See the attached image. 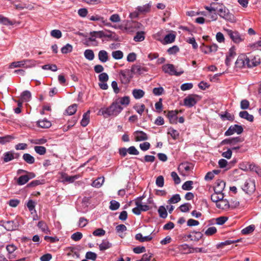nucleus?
<instances>
[{"label": "nucleus", "mask_w": 261, "mask_h": 261, "mask_svg": "<svg viewBox=\"0 0 261 261\" xmlns=\"http://www.w3.org/2000/svg\"><path fill=\"white\" fill-rule=\"evenodd\" d=\"M41 67L44 70H50L54 72L58 70L57 66L55 64H46L42 66Z\"/></svg>", "instance_id": "09e8293b"}, {"label": "nucleus", "mask_w": 261, "mask_h": 261, "mask_svg": "<svg viewBox=\"0 0 261 261\" xmlns=\"http://www.w3.org/2000/svg\"><path fill=\"white\" fill-rule=\"evenodd\" d=\"M77 107V106L76 104H73L69 106L66 110V113L68 115H73L76 112Z\"/></svg>", "instance_id": "f704fd0d"}, {"label": "nucleus", "mask_w": 261, "mask_h": 261, "mask_svg": "<svg viewBox=\"0 0 261 261\" xmlns=\"http://www.w3.org/2000/svg\"><path fill=\"white\" fill-rule=\"evenodd\" d=\"M37 124L39 127L43 128H48L51 125V122L46 119L38 121Z\"/></svg>", "instance_id": "393cba45"}, {"label": "nucleus", "mask_w": 261, "mask_h": 261, "mask_svg": "<svg viewBox=\"0 0 261 261\" xmlns=\"http://www.w3.org/2000/svg\"><path fill=\"white\" fill-rule=\"evenodd\" d=\"M243 132V128L241 125L234 124L231 125L228 129L225 132L224 135L225 136H229L232 135L234 133L238 135L242 134Z\"/></svg>", "instance_id": "6e6552de"}, {"label": "nucleus", "mask_w": 261, "mask_h": 261, "mask_svg": "<svg viewBox=\"0 0 261 261\" xmlns=\"http://www.w3.org/2000/svg\"><path fill=\"white\" fill-rule=\"evenodd\" d=\"M25 62L23 60L20 61L13 62L10 65V68H18V67H23L24 63Z\"/></svg>", "instance_id": "864d4df0"}, {"label": "nucleus", "mask_w": 261, "mask_h": 261, "mask_svg": "<svg viewBox=\"0 0 261 261\" xmlns=\"http://www.w3.org/2000/svg\"><path fill=\"white\" fill-rule=\"evenodd\" d=\"M131 70L133 74L141 75L146 73L148 71V68L141 65H133Z\"/></svg>", "instance_id": "9d476101"}, {"label": "nucleus", "mask_w": 261, "mask_h": 261, "mask_svg": "<svg viewBox=\"0 0 261 261\" xmlns=\"http://www.w3.org/2000/svg\"><path fill=\"white\" fill-rule=\"evenodd\" d=\"M110 203V205L109 208L111 210L116 211L120 207V203L116 200H111Z\"/></svg>", "instance_id": "8fccbe9b"}, {"label": "nucleus", "mask_w": 261, "mask_h": 261, "mask_svg": "<svg viewBox=\"0 0 261 261\" xmlns=\"http://www.w3.org/2000/svg\"><path fill=\"white\" fill-rule=\"evenodd\" d=\"M177 114H178V112L177 111H170L168 112L167 117H168L170 123H171V124L177 123Z\"/></svg>", "instance_id": "2eb2a0df"}, {"label": "nucleus", "mask_w": 261, "mask_h": 261, "mask_svg": "<svg viewBox=\"0 0 261 261\" xmlns=\"http://www.w3.org/2000/svg\"><path fill=\"white\" fill-rule=\"evenodd\" d=\"M112 247V244L107 240H102L101 244L99 245V248L100 251H104Z\"/></svg>", "instance_id": "bb28decb"}, {"label": "nucleus", "mask_w": 261, "mask_h": 261, "mask_svg": "<svg viewBox=\"0 0 261 261\" xmlns=\"http://www.w3.org/2000/svg\"><path fill=\"white\" fill-rule=\"evenodd\" d=\"M224 198V194L223 193H217L214 192V193L211 195V200L213 202H215L216 204Z\"/></svg>", "instance_id": "c85d7f7f"}, {"label": "nucleus", "mask_w": 261, "mask_h": 261, "mask_svg": "<svg viewBox=\"0 0 261 261\" xmlns=\"http://www.w3.org/2000/svg\"><path fill=\"white\" fill-rule=\"evenodd\" d=\"M100 82H107L109 80V76L106 72H102L98 75Z\"/></svg>", "instance_id": "338daca9"}, {"label": "nucleus", "mask_w": 261, "mask_h": 261, "mask_svg": "<svg viewBox=\"0 0 261 261\" xmlns=\"http://www.w3.org/2000/svg\"><path fill=\"white\" fill-rule=\"evenodd\" d=\"M158 213L159 214L160 217L162 218H166L168 215L166 208L163 206H161L159 207L158 209Z\"/></svg>", "instance_id": "3c124183"}, {"label": "nucleus", "mask_w": 261, "mask_h": 261, "mask_svg": "<svg viewBox=\"0 0 261 261\" xmlns=\"http://www.w3.org/2000/svg\"><path fill=\"white\" fill-rule=\"evenodd\" d=\"M175 39V36L173 34H168L166 35L164 39V43L168 44L172 43L174 41Z\"/></svg>", "instance_id": "e433bc0d"}, {"label": "nucleus", "mask_w": 261, "mask_h": 261, "mask_svg": "<svg viewBox=\"0 0 261 261\" xmlns=\"http://www.w3.org/2000/svg\"><path fill=\"white\" fill-rule=\"evenodd\" d=\"M145 108V107L144 104L138 105L134 107V109L140 115H142V114L144 112Z\"/></svg>", "instance_id": "4d7b16f0"}, {"label": "nucleus", "mask_w": 261, "mask_h": 261, "mask_svg": "<svg viewBox=\"0 0 261 261\" xmlns=\"http://www.w3.org/2000/svg\"><path fill=\"white\" fill-rule=\"evenodd\" d=\"M162 70L164 73L168 74L170 75L180 76L184 73L183 70H180L177 71L174 65L172 64H166L162 66Z\"/></svg>", "instance_id": "f03ea898"}, {"label": "nucleus", "mask_w": 261, "mask_h": 261, "mask_svg": "<svg viewBox=\"0 0 261 261\" xmlns=\"http://www.w3.org/2000/svg\"><path fill=\"white\" fill-rule=\"evenodd\" d=\"M104 182L103 177H98L95 180H94L92 184V186L93 187L99 188L102 185Z\"/></svg>", "instance_id": "37998d69"}, {"label": "nucleus", "mask_w": 261, "mask_h": 261, "mask_svg": "<svg viewBox=\"0 0 261 261\" xmlns=\"http://www.w3.org/2000/svg\"><path fill=\"white\" fill-rule=\"evenodd\" d=\"M167 133L168 135H170L174 140L177 139L179 136V132L172 127L168 128Z\"/></svg>", "instance_id": "473e14b6"}, {"label": "nucleus", "mask_w": 261, "mask_h": 261, "mask_svg": "<svg viewBox=\"0 0 261 261\" xmlns=\"http://www.w3.org/2000/svg\"><path fill=\"white\" fill-rule=\"evenodd\" d=\"M130 102L129 97L125 96L119 99V101L117 102L120 103L122 105L127 106L129 105Z\"/></svg>", "instance_id": "6e6d98bb"}, {"label": "nucleus", "mask_w": 261, "mask_h": 261, "mask_svg": "<svg viewBox=\"0 0 261 261\" xmlns=\"http://www.w3.org/2000/svg\"><path fill=\"white\" fill-rule=\"evenodd\" d=\"M85 257L87 259L95 260L96 259L97 254L94 252L88 251L86 253Z\"/></svg>", "instance_id": "0e129e2a"}, {"label": "nucleus", "mask_w": 261, "mask_h": 261, "mask_svg": "<svg viewBox=\"0 0 261 261\" xmlns=\"http://www.w3.org/2000/svg\"><path fill=\"white\" fill-rule=\"evenodd\" d=\"M90 111L88 110L83 115L82 119L81 121V125L83 127H86L90 121Z\"/></svg>", "instance_id": "aec40b11"}, {"label": "nucleus", "mask_w": 261, "mask_h": 261, "mask_svg": "<svg viewBox=\"0 0 261 261\" xmlns=\"http://www.w3.org/2000/svg\"><path fill=\"white\" fill-rule=\"evenodd\" d=\"M122 110L123 108L118 104L117 101H115L109 107L101 108L99 112L105 117L107 118L110 116H117Z\"/></svg>", "instance_id": "f257e3e1"}, {"label": "nucleus", "mask_w": 261, "mask_h": 261, "mask_svg": "<svg viewBox=\"0 0 261 261\" xmlns=\"http://www.w3.org/2000/svg\"><path fill=\"white\" fill-rule=\"evenodd\" d=\"M145 39L144 33L143 31L138 32L134 37V40L136 42H141Z\"/></svg>", "instance_id": "58836bf2"}, {"label": "nucleus", "mask_w": 261, "mask_h": 261, "mask_svg": "<svg viewBox=\"0 0 261 261\" xmlns=\"http://www.w3.org/2000/svg\"><path fill=\"white\" fill-rule=\"evenodd\" d=\"M216 12L219 15L227 20L231 21L233 18V15L229 12V11L225 7L222 6L219 9H217Z\"/></svg>", "instance_id": "423d86ee"}, {"label": "nucleus", "mask_w": 261, "mask_h": 261, "mask_svg": "<svg viewBox=\"0 0 261 261\" xmlns=\"http://www.w3.org/2000/svg\"><path fill=\"white\" fill-rule=\"evenodd\" d=\"M110 20L114 23H117L120 21L121 19L119 14H114L110 16Z\"/></svg>", "instance_id": "774afa93"}, {"label": "nucleus", "mask_w": 261, "mask_h": 261, "mask_svg": "<svg viewBox=\"0 0 261 261\" xmlns=\"http://www.w3.org/2000/svg\"><path fill=\"white\" fill-rule=\"evenodd\" d=\"M14 158V153L12 151L6 152L4 154V161L5 163L11 161Z\"/></svg>", "instance_id": "c756f323"}, {"label": "nucleus", "mask_w": 261, "mask_h": 261, "mask_svg": "<svg viewBox=\"0 0 261 261\" xmlns=\"http://www.w3.org/2000/svg\"><path fill=\"white\" fill-rule=\"evenodd\" d=\"M31 93L28 90H25L21 94V98L23 101H29L31 99Z\"/></svg>", "instance_id": "c9c22d12"}, {"label": "nucleus", "mask_w": 261, "mask_h": 261, "mask_svg": "<svg viewBox=\"0 0 261 261\" xmlns=\"http://www.w3.org/2000/svg\"><path fill=\"white\" fill-rule=\"evenodd\" d=\"M151 7L150 4H147L143 6L138 7V10L142 13H146L149 12Z\"/></svg>", "instance_id": "603ef678"}, {"label": "nucleus", "mask_w": 261, "mask_h": 261, "mask_svg": "<svg viewBox=\"0 0 261 261\" xmlns=\"http://www.w3.org/2000/svg\"><path fill=\"white\" fill-rule=\"evenodd\" d=\"M89 20L91 21H95L99 22L100 23L102 24L103 25L109 27H113L115 29H122V26L121 25H112V24L108 22L107 19H105L103 17L98 15H95L91 16L89 17Z\"/></svg>", "instance_id": "7ed1b4c3"}, {"label": "nucleus", "mask_w": 261, "mask_h": 261, "mask_svg": "<svg viewBox=\"0 0 261 261\" xmlns=\"http://www.w3.org/2000/svg\"><path fill=\"white\" fill-rule=\"evenodd\" d=\"M5 225V228L7 231H13L17 229L19 226V224L17 222L14 221H6Z\"/></svg>", "instance_id": "4468645a"}, {"label": "nucleus", "mask_w": 261, "mask_h": 261, "mask_svg": "<svg viewBox=\"0 0 261 261\" xmlns=\"http://www.w3.org/2000/svg\"><path fill=\"white\" fill-rule=\"evenodd\" d=\"M72 46L68 43L61 48V52L62 54H68L69 53H71L72 51Z\"/></svg>", "instance_id": "de8ad7c7"}, {"label": "nucleus", "mask_w": 261, "mask_h": 261, "mask_svg": "<svg viewBox=\"0 0 261 261\" xmlns=\"http://www.w3.org/2000/svg\"><path fill=\"white\" fill-rule=\"evenodd\" d=\"M193 181L192 180L186 181L182 186V189L184 190L190 191L193 189Z\"/></svg>", "instance_id": "a18cd8bd"}, {"label": "nucleus", "mask_w": 261, "mask_h": 261, "mask_svg": "<svg viewBox=\"0 0 261 261\" xmlns=\"http://www.w3.org/2000/svg\"><path fill=\"white\" fill-rule=\"evenodd\" d=\"M14 138V137L11 135H6L4 137H0V144H5L10 142Z\"/></svg>", "instance_id": "a19ab883"}, {"label": "nucleus", "mask_w": 261, "mask_h": 261, "mask_svg": "<svg viewBox=\"0 0 261 261\" xmlns=\"http://www.w3.org/2000/svg\"><path fill=\"white\" fill-rule=\"evenodd\" d=\"M112 57L115 60H120L123 57V53L122 51L118 50L114 51L112 53Z\"/></svg>", "instance_id": "c03bdc74"}, {"label": "nucleus", "mask_w": 261, "mask_h": 261, "mask_svg": "<svg viewBox=\"0 0 261 261\" xmlns=\"http://www.w3.org/2000/svg\"><path fill=\"white\" fill-rule=\"evenodd\" d=\"M132 71L129 69L121 70L120 72V79L122 84H127L133 77Z\"/></svg>", "instance_id": "39448f33"}, {"label": "nucleus", "mask_w": 261, "mask_h": 261, "mask_svg": "<svg viewBox=\"0 0 261 261\" xmlns=\"http://www.w3.org/2000/svg\"><path fill=\"white\" fill-rule=\"evenodd\" d=\"M29 180V178L27 175L20 176L17 179V184L22 186L26 184Z\"/></svg>", "instance_id": "79ce46f5"}, {"label": "nucleus", "mask_w": 261, "mask_h": 261, "mask_svg": "<svg viewBox=\"0 0 261 261\" xmlns=\"http://www.w3.org/2000/svg\"><path fill=\"white\" fill-rule=\"evenodd\" d=\"M25 62L24 63L23 67L25 68H31L35 66V61L33 60H23Z\"/></svg>", "instance_id": "49530a36"}, {"label": "nucleus", "mask_w": 261, "mask_h": 261, "mask_svg": "<svg viewBox=\"0 0 261 261\" xmlns=\"http://www.w3.org/2000/svg\"><path fill=\"white\" fill-rule=\"evenodd\" d=\"M180 200V195L178 194L174 195L170 199L168 200L169 203H176Z\"/></svg>", "instance_id": "bf43d9fd"}, {"label": "nucleus", "mask_w": 261, "mask_h": 261, "mask_svg": "<svg viewBox=\"0 0 261 261\" xmlns=\"http://www.w3.org/2000/svg\"><path fill=\"white\" fill-rule=\"evenodd\" d=\"M78 178L77 175L74 176H68L66 174H64L62 175V179L63 182H68L69 183H72L75 181L76 179Z\"/></svg>", "instance_id": "a878e982"}, {"label": "nucleus", "mask_w": 261, "mask_h": 261, "mask_svg": "<svg viewBox=\"0 0 261 261\" xmlns=\"http://www.w3.org/2000/svg\"><path fill=\"white\" fill-rule=\"evenodd\" d=\"M246 63L248 67L251 68L255 67L260 63V59L258 57V56H250L249 57H247V59Z\"/></svg>", "instance_id": "9b49d317"}, {"label": "nucleus", "mask_w": 261, "mask_h": 261, "mask_svg": "<svg viewBox=\"0 0 261 261\" xmlns=\"http://www.w3.org/2000/svg\"><path fill=\"white\" fill-rule=\"evenodd\" d=\"M106 231L102 228H98L93 231L92 234L94 236L101 237L105 234Z\"/></svg>", "instance_id": "e2e57ef3"}, {"label": "nucleus", "mask_w": 261, "mask_h": 261, "mask_svg": "<svg viewBox=\"0 0 261 261\" xmlns=\"http://www.w3.org/2000/svg\"><path fill=\"white\" fill-rule=\"evenodd\" d=\"M198 96L197 95H189L185 98L184 105L188 108L195 106L198 101Z\"/></svg>", "instance_id": "1a4fd4ad"}, {"label": "nucleus", "mask_w": 261, "mask_h": 261, "mask_svg": "<svg viewBox=\"0 0 261 261\" xmlns=\"http://www.w3.org/2000/svg\"><path fill=\"white\" fill-rule=\"evenodd\" d=\"M135 239L141 242H148L152 239V236L150 234L143 237L141 233H139L136 234Z\"/></svg>", "instance_id": "4be33fe9"}, {"label": "nucleus", "mask_w": 261, "mask_h": 261, "mask_svg": "<svg viewBox=\"0 0 261 261\" xmlns=\"http://www.w3.org/2000/svg\"><path fill=\"white\" fill-rule=\"evenodd\" d=\"M37 226L41 230L46 234H48L50 232V230L46 224V223L43 221H40L38 222Z\"/></svg>", "instance_id": "b1692460"}, {"label": "nucleus", "mask_w": 261, "mask_h": 261, "mask_svg": "<svg viewBox=\"0 0 261 261\" xmlns=\"http://www.w3.org/2000/svg\"><path fill=\"white\" fill-rule=\"evenodd\" d=\"M99 60L102 63H106L109 60L108 53L105 50H101L98 54Z\"/></svg>", "instance_id": "6ab92c4d"}, {"label": "nucleus", "mask_w": 261, "mask_h": 261, "mask_svg": "<svg viewBox=\"0 0 261 261\" xmlns=\"http://www.w3.org/2000/svg\"><path fill=\"white\" fill-rule=\"evenodd\" d=\"M205 47L206 48V50H204L203 47H201V51L205 54H208L211 53H215L217 50L218 47L216 44H213Z\"/></svg>", "instance_id": "412c9836"}, {"label": "nucleus", "mask_w": 261, "mask_h": 261, "mask_svg": "<svg viewBox=\"0 0 261 261\" xmlns=\"http://www.w3.org/2000/svg\"><path fill=\"white\" fill-rule=\"evenodd\" d=\"M247 59V57L245 55H241L239 56L237 61H236V66L239 68H242L247 66L246 63Z\"/></svg>", "instance_id": "dca6fc26"}, {"label": "nucleus", "mask_w": 261, "mask_h": 261, "mask_svg": "<svg viewBox=\"0 0 261 261\" xmlns=\"http://www.w3.org/2000/svg\"><path fill=\"white\" fill-rule=\"evenodd\" d=\"M250 47L254 50H261V40H259L258 41H256L254 43L250 44L249 45Z\"/></svg>", "instance_id": "5fc2aeb1"}, {"label": "nucleus", "mask_w": 261, "mask_h": 261, "mask_svg": "<svg viewBox=\"0 0 261 261\" xmlns=\"http://www.w3.org/2000/svg\"><path fill=\"white\" fill-rule=\"evenodd\" d=\"M155 184L158 187L162 188L164 185V179L163 176H159L155 180Z\"/></svg>", "instance_id": "680f3d73"}, {"label": "nucleus", "mask_w": 261, "mask_h": 261, "mask_svg": "<svg viewBox=\"0 0 261 261\" xmlns=\"http://www.w3.org/2000/svg\"><path fill=\"white\" fill-rule=\"evenodd\" d=\"M255 229V226L254 225H250L247 227H246L245 228H243L242 230H241V233L243 234H245V235H246V234H250Z\"/></svg>", "instance_id": "72a5a7b5"}, {"label": "nucleus", "mask_w": 261, "mask_h": 261, "mask_svg": "<svg viewBox=\"0 0 261 261\" xmlns=\"http://www.w3.org/2000/svg\"><path fill=\"white\" fill-rule=\"evenodd\" d=\"M0 23L6 25H12L14 24L13 22L7 17H4L2 15H0Z\"/></svg>", "instance_id": "ea45409f"}, {"label": "nucleus", "mask_w": 261, "mask_h": 261, "mask_svg": "<svg viewBox=\"0 0 261 261\" xmlns=\"http://www.w3.org/2000/svg\"><path fill=\"white\" fill-rule=\"evenodd\" d=\"M193 234L192 241H198L203 236L202 233L199 231H193Z\"/></svg>", "instance_id": "052dcab7"}, {"label": "nucleus", "mask_w": 261, "mask_h": 261, "mask_svg": "<svg viewBox=\"0 0 261 261\" xmlns=\"http://www.w3.org/2000/svg\"><path fill=\"white\" fill-rule=\"evenodd\" d=\"M225 187V182L221 179H218L215 183L214 187V190L215 193H223L222 192L224 190Z\"/></svg>", "instance_id": "f8f14e48"}, {"label": "nucleus", "mask_w": 261, "mask_h": 261, "mask_svg": "<svg viewBox=\"0 0 261 261\" xmlns=\"http://www.w3.org/2000/svg\"><path fill=\"white\" fill-rule=\"evenodd\" d=\"M225 31L227 35L235 43H239L244 40V36L240 34L237 31H233L229 29H225Z\"/></svg>", "instance_id": "20e7f679"}, {"label": "nucleus", "mask_w": 261, "mask_h": 261, "mask_svg": "<svg viewBox=\"0 0 261 261\" xmlns=\"http://www.w3.org/2000/svg\"><path fill=\"white\" fill-rule=\"evenodd\" d=\"M84 55L85 58L89 61L93 60L95 57L93 51L90 49H86L84 53Z\"/></svg>", "instance_id": "cd10ccee"}, {"label": "nucleus", "mask_w": 261, "mask_h": 261, "mask_svg": "<svg viewBox=\"0 0 261 261\" xmlns=\"http://www.w3.org/2000/svg\"><path fill=\"white\" fill-rule=\"evenodd\" d=\"M216 206L222 210H228L230 206L228 201L226 199L222 198L218 203H216Z\"/></svg>", "instance_id": "a211bd4d"}, {"label": "nucleus", "mask_w": 261, "mask_h": 261, "mask_svg": "<svg viewBox=\"0 0 261 261\" xmlns=\"http://www.w3.org/2000/svg\"><path fill=\"white\" fill-rule=\"evenodd\" d=\"M242 190L247 194H252L255 190V183L254 180L251 179L247 180L242 187Z\"/></svg>", "instance_id": "0eeeda50"}, {"label": "nucleus", "mask_w": 261, "mask_h": 261, "mask_svg": "<svg viewBox=\"0 0 261 261\" xmlns=\"http://www.w3.org/2000/svg\"><path fill=\"white\" fill-rule=\"evenodd\" d=\"M242 140L239 137H233L231 138L225 139L221 142V145L225 144H235L237 143L241 142Z\"/></svg>", "instance_id": "f3484780"}, {"label": "nucleus", "mask_w": 261, "mask_h": 261, "mask_svg": "<svg viewBox=\"0 0 261 261\" xmlns=\"http://www.w3.org/2000/svg\"><path fill=\"white\" fill-rule=\"evenodd\" d=\"M50 35L57 39H59L62 37V32L59 30H53L50 32Z\"/></svg>", "instance_id": "13d9d810"}, {"label": "nucleus", "mask_w": 261, "mask_h": 261, "mask_svg": "<svg viewBox=\"0 0 261 261\" xmlns=\"http://www.w3.org/2000/svg\"><path fill=\"white\" fill-rule=\"evenodd\" d=\"M164 92V89L162 87L154 88L153 89V93L156 96L161 95Z\"/></svg>", "instance_id": "69168bd1"}, {"label": "nucleus", "mask_w": 261, "mask_h": 261, "mask_svg": "<svg viewBox=\"0 0 261 261\" xmlns=\"http://www.w3.org/2000/svg\"><path fill=\"white\" fill-rule=\"evenodd\" d=\"M135 140L136 141H145L148 139L147 134L143 131L137 130L134 133Z\"/></svg>", "instance_id": "ddd939ff"}, {"label": "nucleus", "mask_w": 261, "mask_h": 261, "mask_svg": "<svg viewBox=\"0 0 261 261\" xmlns=\"http://www.w3.org/2000/svg\"><path fill=\"white\" fill-rule=\"evenodd\" d=\"M133 95L135 98L140 99L144 95V92L141 89H134L133 91Z\"/></svg>", "instance_id": "2f4dec72"}, {"label": "nucleus", "mask_w": 261, "mask_h": 261, "mask_svg": "<svg viewBox=\"0 0 261 261\" xmlns=\"http://www.w3.org/2000/svg\"><path fill=\"white\" fill-rule=\"evenodd\" d=\"M22 159L28 164H33L35 163V158L29 153H24Z\"/></svg>", "instance_id": "7c9ffc66"}, {"label": "nucleus", "mask_w": 261, "mask_h": 261, "mask_svg": "<svg viewBox=\"0 0 261 261\" xmlns=\"http://www.w3.org/2000/svg\"><path fill=\"white\" fill-rule=\"evenodd\" d=\"M34 150L37 154L41 155L45 154L46 152V148L42 146H35Z\"/></svg>", "instance_id": "4c0bfd02"}, {"label": "nucleus", "mask_w": 261, "mask_h": 261, "mask_svg": "<svg viewBox=\"0 0 261 261\" xmlns=\"http://www.w3.org/2000/svg\"><path fill=\"white\" fill-rule=\"evenodd\" d=\"M239 116L241 118L246 119L250 122H252L254 119L253 116L252 115L249 114L248 112L246 111L240 112L239 113Z\"/></svg>", "instance_id": "5701e85b"}]
</instances>
